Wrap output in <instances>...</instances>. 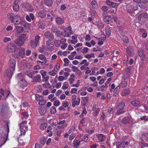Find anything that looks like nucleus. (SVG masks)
<instances>
[{"mask_svg":"<svg viewBox=\"0 0 148 148\" xmlns=\"http://www.w3.org/2000/svg\"><path fill=\"white\" fill-rule=\"evenodd\" d=\"M125 103L124 102H122L119 103V105L116 107V108L117 110V114L120 115L124 112L123 108L125 106Z\"/></svg>","mask_w":148,"mask_h":148,"instance_id":"f257e3e1","label":"nucleus"},{"mask_svg":"<svg viewBox=\"0 0 148 148\" xmlns=\"http://www.w3.org/2000/svg\"><path fill=\"white\" fill-rule=\"evenodd\" d=\"M40 37L37 35L35 37V39H32L31 41V46L32 48H35L38 44Z\"/></svg>","mask_w":148,"mask_h":148,"instance_id":"f03ea898","label":"nucleus"},{"mask_svg":"<svg viewBox=\"0 0 148 148\" xmlns=\"http://www.w3.org/2000/svg\"><path fill=\"white\" fill-rule=\"evenodd\" d=\"M16 62V60L13 59H11L10 60L8 64V68L13 70H15Z\"/></svg>","mask_w":148,"mask_h":148,"instance_id":"7ed1b4c3","label":"nucleus"},{"mask_svg":"<svg viewBox=\"0 0 148 148\" xmlns=\"http://www.w3.org/2000/svg\"><path fill=\"white\" fill-rule=\"evenodd\" d=\"M137 7H134L133 3H131L126 5V9L127 12L131 13H133L134 11L137 9Z\"/></svg>","mask_w":148,"mask_h":148,"instance_id":"20e7f679","label":"nucleus"},{"mask_svg":"<svg viewBox=\"0 0 148 148\" xmlns=\"http://www.w3.org/2000/svg\"><path fill=\"white\" fill-rule=\"evenodd\" d=\"M9 108L5 104H2L0 105V113L2 114L8 111Z\"/></svg>","mask_w":148,"mask_h":148,"instance_id":"39448f33","label":"nucleus"},{"mask_svg":"<svg viewBox=\"0 0 148 148\" xmlns=\"http://www.w3.org/2000/svg\"><path fill=\"white\" fill-rule=\"evenodd\" d=\"M6 125L7 127V135H5L4 136V138H1V144L0 145V147H1L2 145L5 143L8 139V134L9 132V128L8 124L6 123Z\"/></svg>","mask_w":148,"mask_h":148,"instance_id":"423d86ee","label":"nucleus"},{"mask_svg":"<svg viewBox=\"0 0 148 148\" xmlns=\"http://www.w3.org/2000/svg\"><path fill=\"white\" fill-rule=\"evenodd\" d=\"M16 46L13 43H10L7 46V51L9 52H14L16 50Z\"/></svg>","mask_w":148,"mask_h":148,"instance_id":"0eeeda50","label":"nucleus"},{"mask_svg":"<svg viewBox=\"0 0 148 148\" xmlns=\"http://www.w3.org/2000/svg\"><path fill=\"white\" fill-rule=\"evenodd\" d=\"M44 35L45 38L48 40H53L54 39L53 35L50 32H45L44 34Z\"/></svg>","mask_w":148,"mask_h":148,"instance_id":"6e6552de","label":"nucleus"},{"mask_svg":"<svg viewBox=\"0 0 148 148\" xmlns=\"http://www.w3.org/2000/svg\"><path fill=\"white\" fill-rule=\"evenodd\" d=\"M21 135H25L26 131L28 130V127L25 125H20Z\"/></svg>","mask_w":148,"mask_h":148,"instance_id":"1a4fd4ad","label":"nucleus"},{"mask_svg":"<svg viewBox=\"0 0 148 148\" xmlns=\"http://www.w3.org/2000/svg\"><path fill=\"white\" fill-rule=\"evenodd\" d=\"M14 42L18 47H21L24 43V40L19 38H18L16 39L14 41Z\"/></svg>","mask_w":148,"mask_h":148,"instance_id":"9d476101","label":"nucleus"},{"mask_svg":"<svg viewBox=\"0 0 148 148\" xmlns=\"http://www.w3.org/2000/svg\"><path fill=\"white\" fill-rule=\"evenodd\" d=\"M32 77L33 82H38L40 81L41 76L40 75H35L34 74H33Z\"/></svg>","mask_w":148,"mask_h":148,"instance_id":"9b49d317","label":"nucleus"},{"mask_svg":"<svg viewBox=\"0 0 148 148\" xmlns=\"http://www.w3.org/2000/svg\"><path fill=\"white\" fill-rule=\"evenodd\" d=\"M15 70H13L12 69H8L5 73V75L7 76L8 77L11 78L14 73Z\"/></svg>","mask_w":148,"mask_h":148,"instance_id":"f8f14e48","label":"nucleus"},{"mask_svg":"<svg viewBox=\"0 0 148 148\" xmlns=\"http://www.w3.org/2000/svg\"><path fill=\"white\" fill-rule=\"evenodd\" d=\"M105 14V13H103V20L107 24H110L111 22V19L110 16H104V15Z\"/></svg>","mask_w":148,"mask_h":148,"instance_id":"ddd939ff","label":"nucleus"},{"mask_svg":"<svg viewBox=\"0 0 148 148\" xmlns=\"http://www.w3.org/2000/svg\"><path fill=\"white\" fill-rule=\"evenodd\" d=\"M126 51L127 54L129 56L133 55L134 54V50L132 46H130L126 49Z\"/></svg>","mask_w":148,"mask_h":148,"instance_id":"4468645a","label":"nucleus"},{"mask_svg":"<svg viewBox=\"0 0 148 148\" xmlns=\"http://www.w3.org/2000/svg\"><path fill=\"white\" fill-rule=\"evenodd\" d=\"M51 41L50 40H48L47 41L46 43L47 47L49 49L50 51H52L54 49L53 47L52 46L53 44H52L51 42Z\"/></svg>","mask_w":148,"mask_h":148,"instance_id":"2eb2a0df","label":"nucleus"},{"mask_svg":"<svg viewBox=\"0 0 148 148\" xmlns=\"http://www.w3.org/2000/svg\"><path fill=\"white\" fill-rule=\"evenodd\" d=\"M46 12L45 10H40L38 14V16L42 18H45L46 16Z\"/></svg>","mask_w":148,"mask_h":148,"instance_id":"dca6fc26","label":"nucleus"},{"mask_svg":"<svg viewBox=\"0 0 148 148\" xmlns=\"http://www.w3.org/2000/svg\"><path fill=\"white\" fill-rule=\"evenodd\" d=\"M130 92V90L129 88H126L122 90L121 94L122 96H125L128 95Z\"/></svg>","mask_w":148,"mask_h":148,"instance_id":"f3484780","label":"nucleus"},{"mask_svg":"<svg viewBox=\"0 0 148 148\" xmlns=\"http://www.w3.org/2000/svg\"><path fill=\"white\" fill-rule=\"evenodd\" d=\"M80 99L79 97L77 98L76 100H74L73 101L72 106L73 108H74L76 105H79V104Z\"/></svg>","mask_w":148,"mask_h":148,"instance_id":"a211bd4d","label":"nucleus"},{"mask_svg":"<svg viewBox=\"0 0 148 148\" xmlns=\"http://www.w3.org/2000/svg\"><path fill=\"white\" fill-rule=\"evenodd\" d=\"M13 10L16 12L19 11V6L18 4V1H15L13 5Z\"/></svg>","mask_w":148,"mask_h":148,"instance_id":"6ab92c4d","label":"nucleus"},{"mask_svg":"<svg viewBox=\"0 0 148 148\" xmlns=\"http://www.w3.org/2000/svg\"><path fill=\"white\" fill-rule=\"evenodd\" d=\"M106 3L107 4L109 5L110 7L114 8L115 7L116 3H115L111 1L110 0H107L106 1Z\"/></svg>","mask_w":148,"mask_h":148,"instance_id":"aec40b11","label":"nucleus"},{"mask_svg":"<svg viewBox=\"0 0 148 148\" xmlns=\"http://www.w3.org/2000/svg\"><path fill=\"white\" fill-rule=\"evenodd\" d=\"M16 31L18 34H20L24 30L23 27L21 26H18L16 27Z\"/></svg>","mask_w":148,"mask_h":148,"instance_id":"412c9836","label":"nucleus"},{"mask_svg":"<svg viewBox=\"0 0 148 148\" xmlns=\"http://www.w3.org/2000/svg\"><path fill=\"white\" fill-rule=\"evenodd\" d=\"M19 56L22 58H23L25 56V49L23 48H21L19 52Z\"/></svg>","mask_w":148,"mask_h":148,"instance_id":"4be33fe9","label":"nucleus"},{"mask_svg":"<svg viewBox=\"0 0 148 148\" xmlns=\"http://www.w3.org/2000/svg\"><path fill=\"white\" fill-rule=\"evenodd\" d=\"M131 104L134 106H137L140 103V102L137 100H135L131 101Z\"/></svg>","mask_w":148,"mask_h":148,"instance_id":"5701e85b","label":"nucleus"},{"mask_svg":"<svg viewBox=\"0 0 148 148\" xmlns=\"http://www.w3.org/2000/svg\"><path fill=\"white\" fill-rule=\"evenodd\" d=\"M130 118L128 117H125L122 120V122L124 124H127L129 123Z\"/></svg>","mask_w":148,"mask_h":148,"instance_id":"b1692460","label":"nucleus"},{"mask_svg":"<svg viewBox=\"0 0 148 148\" xmlns=\"http://www.w3.org/2000/svg\"><path fill=\"white\" fill-rule=\"evenodd\" d=\"M22 87L26 86L27 85V82L25 80V79L20 81L19 82Z\"/></svg>","mask_w":148,"mask_h":148,"instance_id":"393cba45","label":"nucleus"},{"mask_svg":"<svg viewBox=\"0 0 148 148\" xmlns=\"http://www.w3.org/2000/svg\"><path fill=\"white\" fill-rule=\"evenodd\" d=\"M17 78V79L18 80L19 82L23 79H24V74L23 73L22 74L21 73L18 74Z\"/></svg>","mask_w":148,"mask_h":148,"instance_id":"a878e982","label":"nucleus"},{"mask_svg":"<svg viewBox=\"0 0 148 148\" xmlns=\"http://www.w3.org/2000/svg\"><path fill=\"white\" fill-rule=\"evenodd\" d=\"M56 22L58 24H62L63 22L62 18L60 17H57L56 19Z\"/></svg>","mask_w":148,"mask_h":148,"instance_id":"bb28decb","label":"nucleus"},{"mask_svg":"<svg viewBox=\"0 0 148 148\" xmlns=\"http://www.w3.org/2000/svg\"><path fill=\"white\" fill-rule=\"evenodd\" d=\"M140 145L142 148L145 147H148L147 144L144 142L142 139L140 140Z\"/></svg>","mask_w":148,"mask_h":148,"instance_id":"cd10ccee","label":"nucleus"},{"mask_svg":"<svg viewBox=\"0 0 148 148\" xmlns=\"http://www.w3.org/2000/svg\"><path fill=\"white\" fill-rule=\"evenodd\" d=\"M46 112V110L44 108H41L40 110V113L41 115H44L45 114Z\"/></svg>","mask_w":148,"mask_h":148,"instance_id":"c85d7f7f","label":"nucleus"},{"mask_svg":"<svg viewBox=\"0 0 148 148\" xmlns=\"http://www.w3.org/2000/svg\"><path fill=\"white\" fill-rule=\"evenodd\" d=\"M21 39L24 40V42L27 39V37L25 34H23L20 35L19 37Z\"/></svg>","mask_w":148,"mask_h":148,"instance_id":"c756f323","label":"nucleus"},{"mask_svg":"<svg viewBox=\"0 0 148 148\" xmlns=\"http://www.w3.org/2000/svg\"><path fill=\"white\" fill-rule=\"evenodd\" d=\"M47 127V125L46 123H44L41 124L40 126V129L43 130L46 129Z\"/></svg>","mask_w":148,"mask_h":148,"instance_id":"7c9ffc66","label":"nucleus"},{"mask_svg":"<svg viewBox=\"0 0 148 148\" xmlns=\"http://www.w3.org/2000/svg\"><path fill=\"white\" fill-rule=\"evenodd\" d=\"M103 136L104 135L102 134H99L98 135V138L100 140L101 142H103L104 141Z\"/></svg>","mask_w":148,"mask_h":148,"instance_id":"2f4dec72","label":"nucleus"},{"mask_svg":"<svg viewBox=\"0 0 148 148\" xmlns=\"http://www.w3.org/2000/svg\"><path fill=\"white\" fill-rule=\"evenodd\" d=\"M139 110L142 112H143L144 110H148V108H147L145 106L143 105H140L139 106Z\"/></svg>","mask_w":148,"mask_h":148,"instance_id":"473e14b6","label":"nucleus"},{"mask_svg":"<svg viewBox=\"0 0 148 148\" xmlns=\"http://www.w3.org/2000/svg\"><path fill=\"white\" fill-rule=\"evenodd\" d=\"M80 143V142L78 140H75L74 142V146L76 148H77Z\"/></svg>","mask_w":148,"mask_h":148,"instance_id":"72a5a7b5","label":"nucleus"},{"mask_svg":"<svg viewBox=\"0 0 148 148\" xmlns=\"http://www.w3.org/2000/svg\"><path fill=\"white\" fill-rule=\"evenodd\" d=\"M138 54L139 56L142 57L144 55V51L142 49H140L138 51Z\"/></svg>","mask_w":148,"mask_h":148,"instance_id":"f704fd0d","label":"nucleus"},{"mask_svg":"<svg viewBox=\"0 0 148 148\" xmlns=\"http://www.w3.org/2000/svg\"><path fill=\"white\" fill-rule=\"evenodd\" d=\"M125 146V142H123L119 145H116L117 148H124Z\"/></svg>","mask_w":148,"mask_h":148,"instance_id":"c9c22d12","label":"nucleus"},{"mask_svg":"<svg viewBox=\"0 0 148 148\" xmlns=\"http://www.w3.org/2000/svg\"><path fill=\"white\" fill-rule=\"evenodd\" d=\"M46 139L43 137L41 138L40 140V143L42 145H44L46 143Z\"/></svg>","mask_w":148,"mask_h":148,"instance_id":"e433bc0d","label":"nucleus"},{"mask_svg":"<svg viewBox=\"0 0 148 148\" xmlns=\"http://www.w3.org/2000/svg\"><path fill=\"white\" fill-rule=\"evenodd\" d=\"M56 109L54 106H52L50 109V112L51 114H54L56 112Z\"/></svg>","mask_w":148,"mask_h":148,"instance_id":"4c0bfd02","label":"nucleus"},{"mask_svg":"<svg viewBox=\"0 0 148 148\" xmlns=\"http://www.w3.org/2000/svg\"><path fill=\"white\" fill-rule=\"evenodd\" d=\"M54 43L56 47H58L60 46V41L59 40H54Z\"/></svg>","mask_w":148,"mask_h":148,"instance_id":"58836bf2","label":"nucleus"},{"mask_svg":"<svg viewBox=\"0 0 148 148\" xmlns=\"http://www.w3.org/2000/svg\"><path fill=\"white\" fill-rule=\"evenodd\" d=\"M105 30L106 35L108 36H110L111 35V30L110 28H108Z\"/></svg>","mask_w":148,"mask_h":148,"instance_id":"ea45409f","label":"nucleus"},{"mask_svg":"<svg viewBox=\"0 0 148 148\" xmlns=\"http://www.w3.org/2000/svg\"><path fill=\"white\" fill-rule=\"evenodd\" d=\"M75 75L74 74H72L71 76V77L69 79V81L71 84L73 83L74 81V78L75 77Z\"/></svg>","mask_w":148,"mask_h":148,"instance_id":"a19ab883","label":"nucleus"},{"mask_svg":"<svg viewBox=\"0 0 148 148\" xmlns=\"http://www.w3.org/2000/svg\"><path fill=\"white\" fill-rule=\"evenodd\" d=\"M38 58L39 59L42 60L46 61V58L45 56L42 54L39 55Z\"/></svg>","mask_w":148,"mask_h":148,"instance_id":"79ce46f5","label":"nucleus"},{"mask_svg":"<svg viewBox=\"0 0 148 148\" xmlns=\"http://www.w3.org/2000/svg\"><path fill=\"white\" fill-rule=\"evenodd\" d=\"M68 86L69 85L68 82H66L64 83V85L62 87V88L63 90L66 89L68 88Z\"/></svg>","mask_w":148,"mask_h":148,"instance_id":"37998d69","label":"nucleus"},{"mask_svg":"<svg viewBox=\"0 0 148 148\" xmlns=\"http://www.w3.org/2000/svg\"><path fill=\"white\" fill-rule=\"evenodd\" d=\"M123 41L126 43L129 42V40L127 37L126 36H123Z\"/></svg>","mask_w":148,"mask_h":148,"instance_id":"c03bdc74","label":"nucleus"},{"mask_svg":"<svg viewBox=\"0 0 148 148\" xmlns=\"http://www.w3.org/2000/svg\"><path fill=\"white\" fill-rule=\"evenodd\" d=\"M127 85V82L125 81H123L122 82L121 84V86L122 88H124Z\"/></svg>","mask_w":148,"mask_h":148,"instance_id":"a18cd8bd","label":"nucleus"},{"mask_svg":"<svg viewBox=\"0 0 148 148\" xmlns=\"http://www.w3.org/2000/svg\"><path fill=\"white\" fill-rule=\"evenodd\" d=\"M26 74L30 77L32 78L33 77V72L31 73L30 71H27L26 72Z\"/></svg>","mask_w":148,"mask_h":148,"instance_id":"49530a36","label":"nucleus"},{"mask_svg":"<svg viewBox=\"0 0 148 148\" xmlns=\"http://www.w3.org/2000/svg\"><path fill=\"white\" fill-rule=\"evenodd\" d=\"M56 32H56L55 33L56 34V36L59 37L62 35V32H60V31L58 29L56 31Z\"/></svg>","mask_w":148,"mask_h":148,"instance_id":"de8ad7c7","label":"nucleus"},{"mask_svg":"<svg viewBox=\"0 0 148 148\" xmlns=\"http://www.w3.org/2000/svg\"><path fill=\"white\" fill-rule=\"evenodd\" d=\"M21 24L22 25L25 27L28 28L29 27L28 26V24L25 21H22L21 23Z\"/></svg>","mask_w":148,"mask_h":148,"instance_id":"09e8293b","label":"nucleus"},{"mask_svg":"<svg viewBox=\"0 0 148 148\" xmlns=\"http://www.w3.org/2000/svg\"><path fill=\"white\" fill-rule=\"evenodd\" d=\"M97 2L93 0L91 2V4L94 8H95L97 6Z\"/></svg>","mask_w":148,"mask_h":148,"instance_id":"8fccbe9b","label":"nucleus"},{"mask_svg":"<svg viewBox=\"0 0 148 148\" xmlns=\"http://www.w3.org/2000/svg\"><path fill=\"white\" fill-rule=\"evenodd\" d=\"M47 83H44L42 84L43 86L45 88H50V84L49 82H47Z\"/></svg>","mask_w":148,"mask_h":148,"instance_id":"3c124183","label":"nucleus"},{"mask_svg":"<svg viewBox=\"0 0 148 148\" xmlns=\"http://www.w3.org/2000/svg\"><path fill=\"white\" fill-rule=\"evenodd\" d=\"M15 23L16 25L19 24L21 21V17H18V19L15 20Z\"/></svg>","mask_w":148,"mask_h":148,"instance_id":"603ef678","label":"nucleus"},{"mask_svg":"<svg viewBox=\"0 0 148 148\" xmlns=\"http://www.w3.org/2000/svg\"><path fill=\"white\" fill-rule=\"evenodd\" d=\"M13 14H12V15H10L9 16V17L8 18L11 21L12 23H13L14 22L15 20H14V16L13 15Z\"/></svg>","mask_w":148,"mask_h":148,"instance_id":"864d4df0","label":"nucleus"},{"mask_svg":"<svg viewBox=\"0 0 148 148\" xmlns=\"http://www.w3.org/2000/svg\"><path fill=\"white\" fill-rule=\"evenodd\" d=\"M46 102V101L45 100H42L41 101H39L38 103L39 105H42L44 104Z\"/></svg>","mask_w":148,"mask_h":148,"instance_id":"5fc2aeb1","label":"nucleus"},{"mask_svg":"<svg viewBox=\"0 0 148 148\" xmlns=\"http://www.w3.org/2000/svg\"><path fill=\"white\" fill-rule=\"evenodd\" d=\"M124 2L125 4H127L126 5L133 3L132 2V0H125L124 1Z\"/></svg>","mask_w":148,"mask_h":148,"instance_id":"6e6d98bb","label":"nucleus"},{"mask_svg":"<svg viewBox=\"0 0 148 148\" xmlns=\"http://www.w3.org/2000/svg\"><path fill=\"white\" fill-rule=\"evenodd\" d=\"M40 73H41L42 77L43 78H45L47 72L45 71H44L43 70H41L40 71Z\"/></svg>","mask_w":148,"mask_h":148,"instance_id":"4d7b16f0","label":"nucleus"},{"mask_svg":"<svg viewBox=\"0 0 148 148\" xmlns=\"http://www.w3.org/2000/svg\"><path fill=\"white\" fill-rule=\"evenodd\" d=\"M140 119L141 120H144L145 121H148V118H147L146 116H143L142 117H141Z\"/></svg>","mask_w":148,"mask_h":148,"instance_id":"13d9d810","label":"nucleus"},{"mask_svg":"<svg viewBox=\"0 0 148 148\" xmlns=\"http://www.w3.org/2000/svg\"><path fill=\"white\" fill-rule=\"evenodd\" d=\"M60 102L58 101H56L53 103V105L55 106H58L60 105Z\"/></svg>","mask_w":148,"mask_h":148,"instance_id":"bf43d9fd","label":"nucleus"},{"mask_svg":"<svg viewBox=\"0 0 148 148\" xmlns=\"http://www.w3.org/2000/svg\"><path fill=\"white\" fill-rule=\"evenodd\" d=\"M47 18H48L50 20V21H52L53 19V16H52L51 15H50L49 14H47Z\"/></svg>","mask_w":148,"mask_h":148,"instance_id":"052dcab7","label":"nucleus"},{"mask_svg":"<svg viewBox=\"0 0 148 148\" xmlns=\"http://www.w3.org/2000/svg\"><path fill=\"white\" fill-rule=\"evenodd\" d=\"M88 49L86 47H84L82 49V52L83 53H86L88 52Z\"/></svg>","mask_w":148,"mask_h":148,"instance_id":"680f3d73","label":"nucleus"},{"mask_svg":"<svg viewBox=\"0 0 148 148\" xmlns=\"http://www.w3.org/2000/svg\"><path fill=\"white\" fill-rule=\"evenodd\" d=\"M148 134L147 132H142L141 136L142 137H145L148 136Z\"/></svg>","mask_w":148,"mask_h":148,"instance_id":"e2e57ef3","label":"nucleus"},{"mask_svg":"<svg viewBox=\"0 0 148 148\" xmlns=\"http://www.w3.org/2000/svg\"><path fill=\"white\" fill-rule=\"evenodd\" d=\"M11 40V39L8 37H5L3 39V42H7Z\"/></svg>","mask_w":148,"mask_h":148,"instance_id":"0e129e2a","label":"nucleus"},{"mask_svg":"<svg viewBox=\"0 0 148 148\" xmlns=\"http://www.w3.org/2000/svg\"><path fill=\"white\" fill-rule=\"evenodd\" d=\"M98 26L99 28H102L104 27V25L102 23H99L98 24Z\"/></svg>","mask_w":148,"mask_h":148,"instance_id":"69168bd1","label":"nucleus"},{"mask_svg":"<svg viewBox=\"0 0 148 148\" xmlns=\"http://www.w3.org/2000/svg\"><path fill=\"white\" fill-rule=\"evenodd\" d=\"M120 89V87L119 86H117L114 90L113 92H117L118 93L119 92V90Z\"/></svg>","mask_w":148,"mask_h":148,"instance_id":"338daca9","label":"nucleus"},{"mask_svg":"<svg viewBox=\"0 0 148 148\" xmlns=\"http://www.w3.org/2000/svg\"><path fill=\"white\" fill-rule=\"evenodd\" d=\"M12 29H13V27H12V26H10V25H8L7 27V28H6V30L7 31L11 30Z\"/></svg>","mask_w":148,"mask_h":148,"instance_id":"774afa93","label":"nucleus"}]
</instances>
